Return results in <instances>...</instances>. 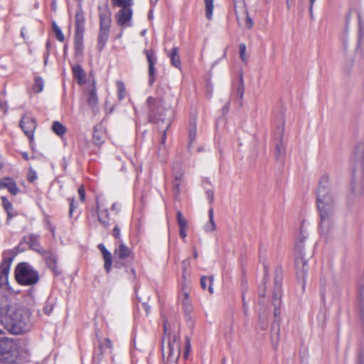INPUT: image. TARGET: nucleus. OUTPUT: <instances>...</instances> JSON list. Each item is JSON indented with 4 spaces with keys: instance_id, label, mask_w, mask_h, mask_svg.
I'll list each match as a JSON object with an SVG mask.
<instances>
[{
    "instance_id": "nucleus-45",
    "label": "nucleus",
    "mask_w": 364,
    "mask_h": 364,
    "mask_svg": "<svg viewBox=\"0 0 364 364\" xmlns=\"http://www.w3.org/2000/svg\"><path fill=\"white\" fill-rule=\"evenodd\" d=\"M93 142L96 145H101L103 143V140L102 139L100 134L95 131L93 133Z\"/></svg>"
},
{
    "instance_id": "nucleus-6",
    "label": "nucleus",
    "mask_w": 364,
    "mask_h": 364,
    "mask_svg": "<svg viewBox=\"0 0 364 364\" xmlns=\"http://www.w3.org/2000/svg\"><path fill=\"white\" fill-rule=\"evenodd\" d=\"M15 277L20 284L27 286L36 284L39 279L38 273L26 262H22L17 265Z\"/></svg>"
},
{
    "instance_id": "nucleus-13",
    "label": "nucleus",
    "mask_w": 364,
    "mask_h": 364,
    "mask_svg": "<svg viewBox=\"0 0 364 364\" xmlns=\"http://www.w3.org/2000/svg\"><path fill=\"white\" fill-rule=\"evenodd\" d=\"M132 9H121L116 14V21L121 26H127L132 17Z\"/></svg>"
},
{
    "instance_id": "nucleus-27",
    "label": "nucleus",
    "mask_w": 364,
    "mask_h": 364,
    "mask_svg": "<svg viewBox=\"0 0 364 364\" xmlns=\"http://www.w3.org/2000/svg\"><path fill=\"white\" fill-rule=\"evenodd\" d=\"M113 6L121 7L122 9H132L133 5L132 0H112Z\"/></svg>"
},
{
    "instance_id": "nucleus-9",
    "label": "nucleus",
    "mask_w": 364,
    "mask_h": 364,
    "mask_svg": "<svg viewBox=\"0 0 364 364\" xmlns=\"http://www.w3.org/2000/svg\"><path fill=\"white\" fill-rule=\"evenodd\" d=\"M274 284L273 290V299L274 300V305L275 306L274 315L277 318L280 314V310L277 307L280 304V299L282 296V272L280 268H277L274 272Z\"/></svg>"
},
{
    "instance_id": "nucleus-25",
    "label": "nucleus",
    "mask_w": 364,
    "mask_h": 364,
    "mask_svg": "<svg viewBox=\"0 0 364 364\" xmlns=\"http://www.w3.org/2000/svg\"><path fill=\"white\" fill-rule=\"evenodd\" d=\"M87 104L92 108L95 109L98 104V97L96 93L95 87L90 90L89 96L87 97Z\"/></svg>"
},
{
    "instance_id": "nucleus-20",
    "label": "nucleus",
    "mask_w": 364,
    "mask_h": 364,
    "mask_svg": "<svg viewBox=\"0 0 364 364\" xmlns=\"http://www.w3.org/2000/svg\"><path fill=\"white\" fill-rule=\"evenodd\" d=\"M179 49L177 47L173 48L170 53L168 54L171 63L173 66H174L176 68H181V59L178 54Z\"/></svg>"
},
{
    "instance_id": "nucleus-16",
    "label": "nucleus",
    "mask_w": 364,
    "mask_h": 364,
    "mask_svg": "<svg viewBox=\"0 0 364 364\" xmlns=\"http://www.w3.org/2000/svg\"><path fill=\"white\" fill-rule=\"evenodd\" d=\"M24 240L26 242V243L30 246V247L33 250H34L40 254H41L42 251L44 250L41 248V247L40 245V243L38 241V237L37 235H31L28 237H25Z\"/></svg>"
},
{
    "instance_id": "nucleus-32",
    "label": "nucleus",
    "mask_w": 364,
    "mask_h": 364,
    "mask_svg": "<svg viewBox=\"0 0 364 364\" xmlns=\"http://www.w3.org/2000/svg\"><path fill=\"white\" fill-rule=\"evenodd\" d=\"M196 119H193L190 122L189 128V140L191 144L196 139Z\"/></svg>"
},
{
    "instance_id": "nucleus-56",
    "label": "nucleus",
    "mask_w": 364,
    "mask_h": 364,
    "mask_svg": "<svg viewBox=\"0 0 364 364\" xmlns=\"http://www.w3.org/2000/svg\"><path fill=\"white\" fill-rule=\"evenodd\" d=\"M104 346L109 349L112 348V343L109 338H105L104 342Z\"/></svg>"
},
{
    "instance_id": "nucleus-31",
    "label": "nucleus",
    "mask_w": 364,
    "mask_h": 364,
    "mask_svg": "<svg viewBox=\"0 0 364 364\" xmlns=\"http://www.w3.org/2000/svg\"><path fill=\"white\" fill-rule=\"evenodd\" d=\"M176 219L179 228H188V220L180 210L176 213Z\"/></svg>"
},
{
    "instance_id": "nucleus-7",
    "label": "nucleus",
    "mask_w": 364,
    "mask_h": 364,
    "mask_svg": "<svg viewBox=\"0 0 364 364\" xmlns=\"http://www.w3.org/2000/svg\"><path fill=\"white\" fill-rule=\"evenodd\" d=\"M181 346L179 338L174 335L172 338L168 339L166 346L164 345V341L162 345V355L165 363L176 362L180 356Z\"/></svg>"
},
{
    "instance_id": "nucleus-51",
    "label": "nucleus",
    "mask_w": 364,
    "mask_h": 364,
    "mask_svg": "<svg viewBox=\"0 0 364 364\" xmlns=\"http://www.w3.org/2000/svg\"><path fill=\"white\" fill-rule=\"evenodd\" d=\"M78 194H79L80 200L83 202L85 198V188H84L83 186H80L79 187Z\"/></svg>"
},
{
    "instance_id": "nucleus-19",
    "label": "nucleus",
    "mask_w": 364,
    "mask_h": 364,
    "mask_svg": "<svg viewBox=\"0 0 364 364\" xmlns=\"http://www.w3.org/2000/svg\"><path fill=\"white\" fill-rule=\"evenodd\" d=\"M73 73L74 77L77 80V82L79 84H82L85 82V73L82 68L79 65H76L73 67Z\"/></svg>"
},
{
    "instance_id": "nucleus-24",
    "label": "nucleus",
    "mask_w": 364,
    "mask_h": 364,
    "mask_svg": "<svg viewBox=\"0 0 364 364\" xmlns=\"http://www.w3.org/2000/svg\"><path fill=\"white\" fill-rule=\"evenodd\" d=\"M51 129L53 132L59 136H62L66 132V127L58 121L53 122Z\"/></svg>"
},
{
    "instance_id": "nucleus-12",
    "label": "nucleus",
    "mask_w": 364,
    "mask_h": 364,
    "mask_svg": "<svg viewBox=\"0 0 364 364\" xmlns=\"http://www.w3.org/2000/svg\"><path fill=\"white\" fill-rule=\"evenodd\" d=\"M144 53L146 57L149 65V83L151 85L155 82L156 80V70L154 65L157 61V58L153 49H146L144 50Z\"/></svg>"
},
{
    "instance_id": "nucleus-61",
    "label": "nucleus",
    "mask_w": 364,
    "mask_h": 364,
    "mask_svg": "<svg viewBox=\"0 0 364 364\" xmlns=\"http://www.w3.org/2000/svg\"><path fill=\"white\" fill-rule=\"evenodd\" d=\"M44 311L46 314H49L52 311V307L49 306H46L44 307Z\"/></svg>"
},
{
    "instance_id": "nucleus-53",
    "label": "nucleus",
    "mask_w": 364,
    "mask_h": 364,
    "mask_svg": "<svg viewBox=\"0 0 364 364\" xmlns=\"http://www.w3.org/2000/svg\"><path fill=\"white\" fill-rule=\"evenodd\" d=\"M206 196H207V198H208L210 203H213V198H214V193L213 191L211 190H208L206 191Z\"/></svg>"
},
{
    "instance_id": "nucleus-52",
    "label": "nucleus",
    "mask_w": 364,
    "mask_h": 364,
    "mask_svg": "<svg viewBox=\"0 0 364 364\" xmlns=\"http://www.w3.org/2000/svg\"><path fill=\"white\" fill-rule=\"evenodd\" d=\"M0 110L2 111L4 114L7 112L8 105L6 102L0 101Z\"/></svg>"
},
{
    "instance_id": "nucleus-62",
    "label": "nucleus",
    "mask_w": 364,
    "mask_h": 364,
    "mask_svg": "<svg viewBox=\"0 0 364 364\" xmlns=\"http://www.w3.org/2000/svg\"><path fill=\"white\" fill-rule=\"evenodd\" d=\"M142 305L146 312V314L148 315L150 311V306L146 303H143Z\"/></svg>"
},
{
    "instance_id": "nucleus-26",
    "label": "nucleus",
    "mask_w": 364,
    "mask_h": 364,
    "mask_svg": "<svg viewBox=\"0 0 364 364\" xmlns=\"http://www.w3.org/2000/svg\"><path fill=\"white\" fill-rule=\"evenodd\" d=\"M11 264L5 258L0 264V274L1 278H4V280H7Z\"/></svg>"
},
{
    "instance_id": "nucleus-63",
    "label": "nucleus",
    "mask_w": 364,
    "mask_h": 364,
    "mask_svg": "<svg viewBox=\"0 0 364 364\" xmlns=\"http://www.w3.org/2000/svg\"><path fill=\"white\" fill-rule=\"evenodd\" d=\"M243 311L245 315L247 314L248 309H247V306L246 303L245 302L244 299H243Z\"/></svg>"
},
{
    "instance_id": "nucleus-3",
    "label": "nucleus",
    "mask_w": 364,
    "mask_h": 364,
    "mask_svg": "<svg viewBox=\"0 0 364 364\" xmlns=\"http://www.w3.org/2000/svg\"><path fill=\"white\" fill-rule=\"evenodd\" d=\"M1 321L9 332L15 335L25 333L32 327L31 312L16 304L8 305L1 309Z\"/></svg>"
},
{
    "instance_id": "nucleus-21",
    "label": "nucleus",
    "mask_w": 364,
    "mask_h": 364,
    "mask_svg": "<svg viewBox=\"0 0 364 364\" xmlns=\"http://www.w3.org/2000/svg\"><path fill=\"white\" fill-rule=\"evenodd\" d=\"M209 221L205 225L204 230L206 232H211L216 230V225L214 221L213 209L208 210Z\"/></svg>"
},
{
    "instance_id": "nucleus-57",
    "label": "nucleus",
    "mask_w": 364,
    "mask_h": 364,
    "mask_svg": "<svg viewBox=\"0 0 364 364\" xmlns=\"http://www.w3.org/2000/svg\"><path fill=\"white\" fill-rule=\"evenodd\" d=\"M186 230L187 228H179V235L183 239H185L187 236Z\"/></svg>"
},
{
    "instance_id": "nucleus-47",
    "label": "nucleus",
    "mask_w": 364,
    "mask_h": 364,
    "mask_svg": "<svg viewBox=\"0 0 364 364\" xmlns=\"http://www.w3.org/2000/svg\"><path fill=\"white\" fill-rule=\"evenodd\" d=\"M358 364H364V350L360 348L358 352Z\"/></svg>"
},
{
    "instance_id": "nucleus-34",
    "label": "nucleus",
    "mask_w": 364,
    "mask_h": 364,
    "mask_svg": "<svg viewBox=\"0 0 364 364\" xmlns=\"http://www.w3.org/2000/svg\"><path fill=\"white\" fill-rule=\"evenodd\" d=\"M245 92V84L242 72L240 73V84L237 88V94L240 99H242Z\"/></svg>"
},
{
    "instance_id": "nucleus-22",
    "label": "nucleus",
    "mask_w": 364,
    "mask_h": 364,
    "mask_svg": "<svg viewBox=\"0 0 364 364\" xmlns=\"http://www.w3.org/2000/svg\"><path fill=\"white\" fill-rule=\"evenodd\" d=\"M98 220L100 223L105 228L109 225V213L107 209L99 210L98 212Z\"/></svg>"
},
{
    "instance_id": "nucleus-29",
    "label": "nucleus",
    "mask_w": 364,
    "mask_h": 364,
    "mask_svg": "<svg viewBox=\"0 0 364 364\" xmlns=\"http://www.w3.org/2000/svg\"><path fill=\"white\" fill-rule=\"evenodd\" d=\"M102 257H103V259L105 260V265H104L105 269L107 273H109L110 272L111 269H112V255L109 252L103 255Z\"/></svg>"
},
{
    "instance_id": "nucleus-44",
    "label": "nucleus",
    "mask_w": 364,
    "mask_h": 364,
    "mask_svg": "<svg viewBox=\"0 0 364 364\" xmlns=\"http://www.w3.org/2000/svg\"><path fill=\"white\" fill-rule=\"evenodd\" d=\"M191 350V341L190 338L186 336V343H185V352H184V358L186 359L188 356V354Z\"/></svg>"
},
{
    "instance_id": "nucleus-30",
    "label": "nucleus",
    "mask_w": 364,
    "mask_h": 364,
    "mask_svg": "<svg viewBox=\"0 0 364 364\" xmlns=\"http://www.w3.org/2000/svg\"><path fill=\"white\" fill-rule=\"evenodd\" d=\"M19 252L18 247H16L14 249L5 251L3 253L4 259L6 258V259L10 263L12 262L14 258L18 255Z\"/></svg>"
},
{
    "instance_id": "nucleus-14",
    "label": "nucleus",
    "mask_w": 364,
    "mask_h": 364,
    "mask_svg": "<svg viewBox=\"0 0 364 364\" xmlns=\"http://www.w3.org/2000/svg\"><path fill=\"white\" fill-rule=\"evenodd\" d=\"M41 255L43 257L48 267L54 272L58 273L57 271V257L55 255H54L50 250H45L42 251Z\"/></svg>"
},
{
    "instance_id": "nucleus-18",
    "label": "nucleus",
    "mask_w": 364,
    "mask_h": 364,
    "mask_svg": "<svg viewBox=\"0 0 364 364\" xmlns=\"http://www.w3.org/2000/svg\"><path fill=\"white\" fill-rule=\"evenodd\" d=\"M85 31H75V49L77 53H82L83 49V33Z\"/></svg>"
},
{
    "instance_id": "nucleus-33",
    "label": "nucleus",
    "mask_w": 364,
    "mask_h": 364,
    "mask_svg": "<svg viewBox=\"0 0 364 364\" xmlns=\"http://www.w3.org/2000/svg\"><path fill=\"white\" fill-rule=\"evenodd\" d=\"M351 191L355 195H360L363 191V184L361 181L352 182Z\"/></svg>"
},
{
    "instance_id": "nucleus-17",
    "label": "nucleus",
    "mask_w": 364,
    "mask_h": 364,
    "mask_svg": "<svg viewBox=\"0 0 364 364\" xmlns=\"http://www.w3.org/2000/svg\"><path fill=\"white\" fill-rule=\"evenodd\" d=\"M85 19L82 9L79 7L76 11L75 17V31H85Z\"/></svg>"
},
{
    "instance_id": "nucleus-38",
    "label": "nucleus",
    "mask_w": 364,
    "mask_h": 364,
    "mask_svg": "<svg viewBox=\"0 0 364 364\" xmlns=\"http://www.w3.org/2000/svg\"><path fill=\"white\" fill-rule=\"evenodd\" d=\"M1 200H2L3 206L7 213L8 219H9L13 216L11 213V211L12 210V205L6 197H2Z\"/></svg>"
},
{
    "instance_id": "nucleus-58",
    "label": "nucleus",
    "mask_w": 364,
    "mask_h": 364,
    "mask_svg": "<svg viewBox=\"0 0 364 364\" xmlns=\"http://www.w3.org/2000/svg\"><path fill=\"white\" fill-rule=\"evenodd\" d=\"M111 210L112 211L116 212V213H119V207L118 204L116 203H113L112 207H111Z\"/></svg>"
},
{
    "instance_id": "nucleus-46",
    "label": "nucleus",
    "mask_w": 364,
    "mask_h": 364,
    "mask_svg": "<svg viewBox=\"0 0 364 364\" xmlns=\"http://www.w3.org/2000/svg\"><path fill=\"white\" fill-rule=\"evenodd\" d=\"M183 172L179 169L176 171L174 168L173 171V181H182Z\"/></svg>"
},
{
    "instance_id": "nucleus-23",
    "label": "nucleus",
    "mask_w": 364,
    "mask_h": 364,
    "mask_svg": "<svg viewBox=\"0 0 364 364\" xmlns=\"http://www.w3.org/2000/svg\"><path fill=\"white\" fill-rule=\"evenodd\" d=\"M213 276H210V277H205V276H203L201 277L200 278V286L202 287L203 289H205L207 286H208V283L209 284H208V291L210 293V294H213L214 292V290H213Z\"/></svg>"
},
{
    "instance_id": "nucleus-11",
    "label": "nucleus",
    "mask_w": 364,
    "mask_h": 364,
    "mask_svg": "<svg viewBox=\"0 0 364 364\" xmlns=\"http://www.w3.org/2000/svg\"><path fill=\"white\" fill-rule=\"evenodd\" d=\"M20 127L31 142L33 140V134L36 129V119L25 114L20 121Z\"/></svg>"
},
{
    "instance_id": "nucleus-39",
    "label": "nucleus",
    "mask_w": 364,
    "mask_h": 364,
    "mask_svg": "<svg viewBox=\"0 0 364 364\" xmlns=\"http://www.w3.org/2000/svg\"><path fill=\"white\" fill-rule=\"evenodd\" d=\"M118 97L121 100L124 97L125 95V86L122 81L117 82Z\"/></svg>"
},
{
    "instance_id": "nucleus-8",
    "label": "nucleus",
    "mask_w": 364,
    "mask_h": 364,
    "mask_svg": "<svg viewBox=\"0 0 364 364\" xmlns=\"http://www.w3.org/2000/svg\"><path fill=\"white\" fill-rule=\"evenodd\" d=\"M301 235L302 236V239L298 241L296 244V248L299 251V256L296 258L295 260V266L296 269L297 277L304 280L307 275L308 272V264L307 260L304 259L302 250L304 249V240L306 237V235H303V232L301 231Z\"/></svg>"
},
{
    "instance_id": "nucleus-64",
    "label": "nucleus",
    "mask_w": 364,
    "mask_h": 364,
    "mask_svg": "<svg viewBox=\"0 0 364 364\" xmlns=\"http://www.w3.org/2000/svg\"><path fill=\"white\" fill-rule=\"evenodd\" d=\"M21 36L24 39L26 40V35H25V28H21Z\"/></svg>"
},
{
    "instance_id": "nucleus-37",
    "label": "nucleus",
    "mask_w": 364,
    "mask_h": 364,
    "mask_svg": "<svg viewBox=\"0 0 364 364\" xmlns=\"http://www.w3.org/2000/svg\"><path fill=\"white\" fill-rule=\"evenodd\" d=\"M279 323H277V328L275 330H272V341L274 348L276 349L278 346L279 343Z\"/></svg>"
},
{
    "instance_id": "nucleus-28",
    "label": "nucleus",
    "mask_w": 364,
    "mask_h": 364,
    "mask_svg": "<svg viewBox=\"0 0 364 364\" xmlns=\"http://www.w3.org/2000/svg\"><path fill=\"white\" fill-rule=\"evenodd\" d=\"M214 0H205V16L208 20L213 18V11L214 9Z\"/></svg>"
},
{
    "instance_id": "nucleus-1",
    "label": "nucleus",
    "mask_w": 364,
    "mask_h": 364,
    "mask_svg": "<svg viewBox=\"0 0 364 364\" xmlns=\"http://www.w3.org/2000/svg\"><path fill=\"white\" fill-rule=\"evenodd\" d=\"M317 208L320 217V232L327 233L333 225L336 210V198L330 189L329 178L321 176L316 193Z\"/></svg>"
},
{
    "instance_id": "nucleus-49",
    "label": "nucleus",
    "mask_w": 364,
    "mask_h": 364,
    "mask_svg": "<svg viewBox=\"0 0 364 364\" xmlns=\"http://www.w3.org/2000/svg\"><path fill=\"white\" fill-rule=\"evenodd\" d=\"M245 14H247V16H246V26L248 28H252L253 25H254V23H253V20L248 15V12L246 9H245Z\"/></svg>"
},
{
    "instance_id": "nucleus-40",
    "label": "nucleus",
    "mask_w": 364,
    "mask_h": 364,
    "mask_svg": "<svg viewBox=\"0 0 364 364\" xmlns=\"http://www.w3.org/2000/svg\"><path fill=\"white\" fill-rule=\"evenodd\" d=\"M180 299L184 306L188 307L190 305L189 294L188 291L183 289V292L180 294Z\"/></svg>"
},
{
    "instance_id": "nucleus-55",
    "label": "nucleus",
    "mask_w": 364,
    "mask_h": 364,
    "mask_svg": "<svg viewBox=\"0 0 364 364\" xmlns=\"http://www.w3.org/2000/svg\"><path fill=\"white\" fill-rule=\"evenodd\" d=\"M97 247L101 251L102 255L109 252L106 249L105 246L102 243L99 244Z\"/></svg>"
},
{
    "instance_id": "nucleus-36",
    "label": "nucleus",
    "mask_w": 364,
    "mask_h": 364,
    "mask_svg": "<svg viewBox=\"0 0 364 364\" xmlns=\"http://www.w3.org/2000/svg\"><path fill=\"white\" fill-rule=\"evenodd\" d=\"M52 26L57 39L60 42H63L65 41V37L60 28L55 22L52 23Z\"/></svg>"
},
{
    "instance_id": "nucleus-2",
    "label": "nucleus",
    "mask_w": 364,
    "mask_h": 364,
    "mask_svg": "<svg viewBox=\"0 0 364 364\" xmlns=\"http://www.w3.org/2000/svg\"><path fill=\"white\" fill-rule=\"evenodd\" d=\"M146 105L149 109V115L151 121L157 123L162 129L163 136L159 146V155L162 159H165L166 150L164 145L166 141V132L168 129L173 117V110L171 104L166 98H155L149 97L146 100Z\"/></svg>"
},
{
    "instance_id": "nucleus-10",
    "label": "nucleus",
    "mask_w": 364,
    "mask_h": 364,
    "mask_svg": "<svg viewBox=\"0 0 364 364\" xmlns=\"http://www.w3.org/2000/svg\"><path fill=\"white\" fill-rule=\"evenodd\" d=\"M114 254L117 259L114 263L116 267L120 268L124 265L123 261L127 259H133V252L122 240H120L118 246L115 248Z\"/></svg>"
},
{
    "instance_id": "nucleus-54",
    "label": "nucleus",
    "mask_w": 364,
    "mask_h": 364,
    "mask_svg": "<svg viewBox=\"0 0 364 364\" xmlns=\"http://www.w3.org/2000/svg\"><path fill=\"white\" fill-rule=\"evenodd\" d=\"M75 206L74 205V199L73 198L70 200V210H69L70 217H72L73 213L75 210Z\"/></svg>"
},
{
    "instance_id": "nucleus-59",
    "label": "nucleus",
    "mask_w": 364,
    "mask_h": 364,
    "mask_svg": "<svg viewBox=\"0 0 364 364\" xmlns=\"http://www.w3.org/2000/svg\"><path fill=\"white\" fill-rule=\"evenodd\" d=\"M189 263H190V262H189V259H186V260H184V261L183 262V263H182V266H183V272H185V270H186V267H187V265H188V264H189Z\"/></svg>"
},
{
    "instance_id": "nucleus-41",
    "label": "nucleus",
    "mask_w": 364,
    "mask_h": 364,
    "mask_svg": "<svg viewBox=\"0 0 364 364\" xmlns=\"http://www.w3.org/2000/svg\"><path fill=\"white\" fill-rule=\"evenodd\" d=\"M182 184V181H173V191L176 198H178L181 193L180 186Z\"/></svg>"
},
{
    "instance_id": "nucleus-35",
    "label": "nucleus",
    "mask_w": 364,
    "mask_h": 364,
    "mask_svg": "<svg viewBox=\"0 0 364 364\" xmlns=\"http://www.w3.org/2000/svg\"><path fill=\"white\" fill-rule=\"evenodd\" d=\"M44 87V81L41 77H37L35 79V82L33 85V90L36 92H41L43 90Z\"/></svg>"
},
{
    "instance_id": "nucleus-42",
    "label": "nucleus",
    "mask_w": 364,
    "mask_h": 364,
    "mask_svg": "<svg viewBox=\"0 0 364 364\" xmlns=\"http://www.w3.org/2000/svg\"><path fill=\"white\" fill-rule=\"evenodd\" d=\"M239 51H240V56L241 60L244 62H247V57H246V46L245 43H241L239 46Z\"/></svg>"
},
{
    "instance_id": "nucleus-50",
    "label": "nucleus",
    "mask_w": 364,
    "mask_h": 364,
    "mask_svg": "<svg viewBox=\"0 0 364 364\" xmlns=\"http://www.w3.org/2000/svg\"><path fill=\"white\" fill-rule=\"evenodd\" d=\"M113 236L115 239L118 240L119 243L120 240H122L120 238V230L117 225L113 229Z\"/></svg>"
},
{
    "instance_id": "nucleus-4",
    "label": "nucleus",
    "mask_w": 364,
    "mask_h": 364,
    "mask_svg": "<svg viewBox=\"0 0 364 364\" xmlns=\"http://www.w3.org/2000/svg\"><path fill=\"white\" fill-rule=\"evenodd\" d=\"M100 30L97 37V48L100 51L105 48L109 36L112 23L111 11L107 4L99 6Z\"/></svg>"
},
{
    "instance_id": "nucleus-5",
    "label": "nucleus",
    "mask_w": 364,
    "mask_h": 364,
    "mask_svg": "<svg viewBox=\"0 0 364 364\" xmlns=\"http://www.w3.org/2000/svg\"><path fill=\"white\" fill-rule=\"evenodd\" d=\"M0 363L1 364H22L17 344L8 338H0Z\"/></svg>"
},
{
    "instance_id": "nucleus-60",
    "label": "nucleus",
    "mask_w": 364,
    "mask_h": 364,
    "mask_svg": "<svg viewBox=\"0 0 364 364\" xmlns=\"http://www.w3.org/2000/svg\"><path fill=\"white\" fill-rule=\"evenodd\" d=\"M259 321L262 322L261 328L262 329H265L267 327V322L265 320L262 321L261 318H259Z\"/></svg>"
},
{
    "instance_id": "nucleus-48",
    "label": "nucleus",
    "mask_w": 364,
    "mask_h": 364,
    "mask_svg": "<svg viewBox=\"0 0 364 364\" xmlns=\"http://www.w3.org/2000/svg\"><path fill=\"white\" fill-rule=\"evenodd\" d=\"M37 178L36 173L32 169H29L28 174V180L29 182H33Z\"/></svg>"
},
{
    "instance_id": "nucleus-15",
    "label": "nucleus",
    "mask_w": 364,
    "mask_h": 364,
    "mask_svg": "<svg viewBox=\"0 0 364 364\" xmlns=\"http://www.w3.org/2000/svg\"><path fill=\"white\" fill-rule=\"evenodd\" d=\"M7 188L12 195L19 191L15 181L11 178H5L0 181V189Z\"/></svg>"
},
{
    "instance_id": "nucleus-43",
    "label": "nucleus",
    "mask_w": 364,
    "mask_h": 364,
    "mask_svg": "<svg viewBox=\"0 0 364 364\" xmlns=\"http://www.w3.org/2000/svg\"><path fill=\"white\" fill-rule=\"evenodd\" d=\"M284 154V146L282 142H279L276 145V155L277 157L279 158L281 156H283Z\"/></svg>"
}]
</instances>
